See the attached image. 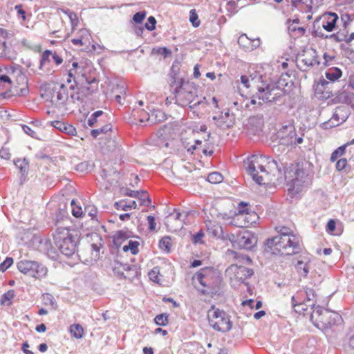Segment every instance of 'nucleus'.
Instances as JSON below:
<instances>
[{
  "label": "nucleus",
  "mask_w": 354,
  "mask_h": 354,
  "mask_svg": "<svg viewBox=\"0 0 354 354\" xmlns=\"http://www.w3.org/2000/svg\"><path fill=\"white\" fill-rule=\"evenodd\" d=\"M50 124L54 128L59 130L62 132H64L70 136L76 135V129L71 124L65 123L62 121L55 120L50 122Z\"/></svg>",
  "instance_id": "21"
},
{
  "label": "nucleus",
  "mask_w": 354,
  "mask_h": 354,
  "mask_svg": "<svg viewBox=\"0 0 354 354\" xmlns=\"http://www.w3.org/2000/svg\"><path fill=\"white\" fill-rule=\"evenodd\" d=\"M85 212H88L92 220L95 219L97 216V209L94 206H88L85 207Z\"/></svg>",
  "instance_id": "61"
},
{
  "label": "nucleus",
  "mask_w": 354,
  "mask_h": 354,
  "mask_svg": "<svg viewBox=\"0 0 354 354\" xmlns=\"http://www.w3.org/2000/svg\"><path fill=\"white\" fill-rule=\"evenodd\" d=\"M347 165V160L346 158H340L337 161L336 169L337 171H342Z\"/></svg>",
  "instance_id": "62"
},
{
  "label": "nucleus",
  "mask_w": 354,
  "mask_h": 354,
  "mask_svg": "<svg viewBox=\"0 0 354 354\" xmlns=\"http://www.w3.org/2000/svg\"><path fill=\"white\" fill-rule=\"evenodd\" d=\"M15 297V292L13 290H8L4 293L0 299V304L5 305L7 301H10Z\"/></svg>",
  "instance_id": "52"
},
{
  "label": "nucleus",
  "mask_w": 354,
  "mask_h": 354,
  "mask_svg": "<svg viewBox=\"0 0 354 354\" xmlns=\"http://www.w3.org/2000/svg\"><path fill=\"white\" fill-rule=\"evenodd\" d=\"M189 21L195 28L198 27L201 24L195 9H192L189 11Z\"/></svg>",
  "instance_id": "48"
},
{
  "label": "nucleus",
  "mask_w": 354,
  "mask_h": 354,
  "mask_svg": "<svg viewBox=\"0 0 354 354\" xmlns=\"http://www.w3.org/2000/svg\"><path fill=\"white\" fill-rule=\"evenodd\" d=\"M171 241L170 236H165L159 241V248L166 253L171 252Z\"/></svg>",
  "instance_id": "31"
},
{
  "label": "nucleus",
  "mask_w": 354,
  "mask_h": 354,
  "mask_svg": "<svg viewBox=\"0 0 354 354\" xmlns=\"http://www.w3.org/2000/svg\"><path fill=\"white\" fill-rule=\"evenodd\" d=\"M81 77L82 84L84 83V81L86 82L87 84L86 89L90 93L91 88L88 86H91L93 84L97 83L95 77L88 76L85 73H82Z\"/></svg>",
  "instance_id": "42"
},
{
  "label": "nucleus",
  "mask_w": 354,
  "mask_h": 354,
  "mask_svg": "<svg viewBox=\"0 0 354 354\" xmlns=\"http://www.w3.org/2000/svg\"><path fill=\"white\" fill-rule=\"evenodd\" d=\"M128 236L125 232L122 230H119L116 232L115 235L113 236V243L116 245H120L122 241L127 240Z\"/></svg>",
  "instance_id": "38"
},
{
  "label": "nucleus",
  "mask_w": 354,
  "mask_h": 354,
  "mask_svg": "<svg viewBox=\"0 0 354 354\" xmlns=\"http://www.w3.org/2000/svg\"><path fill=\"white\" fill-rule=\"evenodd\" d=\"M140 243L138 241L130 240L128 242V245L130 248V252L133 255H136L139 252L138 246Z\"/></svg>",
  "instance_id": "55"
},
{
  "label": "nucleus",
  "mask_w": 354,
  "mask_h": 354,
  "mask_svg": "<svg viewBox=\"0 0 354 354\" xmlns=\"http://www.w3.org/2000/svg\"><path fill=\"white\" fill-rule=\"evenodd\" d=\"M204 237V232L203 230H200L192 235L191 241L194 245L203 244L204 241L203 238Z\"/></svg>",
  "instance_id": "46"
},
{
  "label": "nucleus",
  "mask_w": 354,
  "mask_h": 354,
  "mask_svg": "<svg viewBox=\"0 0 354 354\" xmlns=\"http://www.w3.org/2000/svg\"><path fill=\"white\" fill-rule=\"evenodd\" d=\"M292 305L297 313H304L308 310V306H311L312 308H315V304L314 302L309 304L306 301L301 303H297L294 296L292 297Z\"/></svg>",
  "instance_id": "25"
},
{
  "label": "nucleus",
  "mask_w": 354,
  "mask_h": 354,
  "mask_svg": "<svg viewBox=\"0 0 354 354\" xmlns=\"http://www.w3.org/2000/svg\"><path fill=\"white\" fill-rule=\"evenodd\" d=\"M90 237L92 243L88 246L91 251V258L97 260L100 257V250L103 245L102 238L97 233L92 234Z\"/></svg>",
  "instance_id": "17"
},
{
  "label": "nucleus",
  "mask_w": 354,
  "mask_h": 354,
  "mask_svg": "<svg viewBox=\"0 0 354 354\" xmlns=\"http://www.w3.org/2000/svg\"><path fill=\"white\" fill-rule=\"evenodd\" d=\"M278 235L268 239L265 243V251L280 255H292L301 252L299 239L291 230L283 226L276 227Z\"/></svg>",
  "instance_id": "1"
},
{
  "label": "nucleus",
  "mask_w": 354,
  "mask_h": 354,
  "mask_svg": "<svg viewBox=\"0 0 354 354\" xmlns=\"http://www.w3.org/2000/svg\"><path fill=\"white\" fill-rule=\"evenodd\" d=\"M342 319L339 313L324 309L319 306L315 308L310 315L313 325L323 332H327L334 325L338 324Z\"/></svg>",
  "instance_id": "4"
},
{
  "label": "nucleus",
  "mask_w": 354,
  "mask_h": 354,
  "mask_svg": "<svg viewBox=\"0 0 354 354\" xmlns=\"http://www.w3.org/2000/svg\"><path fill=\"white\" fill-rule=\"evenodd\" d=\"M212 327L223 333L230 331L232 328V323L228 315L225 312L223 316H221L212 324Z\"/></svg>",
  "instance_id": "14"
},
{
  "label": "nucleus",
  "mask_w": 354,
  "mask_h": 354,
  "mask_svg": "<svg viewBox=\"0 0 354 354\" xmlns=\"http://www.w3.org/2000/svg\"><path fill=\"white\" fill-rule=\"evenodd\" d=\"M17 267L21 273L35 279L44 278L48 272L47 268L43 264L35 261L21 260L17 263Z\"/></svg>",
  "instance_id": "8"
},
{
  "label": "nucleus",
  "mask_w": 354,
  "mask_h": 354,
  "mask_svg": "<svg viewBox=\"0 0 354 354\" xmlns=\"http://www.w3.org/2000/svg\"><path fill=\"white\" fill-rule=\"evenodd\" d=\"M333 82L323 77L320 78L315 88V95L319 99H329L337 93V91H333Z\"/></svg>",
  "instance_id": "11"
},
{
  "label": "nucleus",
  "mask_w": 354,
  "mask_h": 354,
  "mask_svg": "<svg viewBox=\"0 0 354 354\" xmlns=\"http://www.w3.org/2000/svg\"><path fill=\"white\" fill-rule=\"evenodd\" d=\"M100 117L106 118V115L102 111H95L88 119L87 125L91 127H95L99 121L98 118Z\"/></svg>",
  "instance_id": "29"
},
{
  "label": "nucleus",
  "mask_w": 354,
  "mask_h": 354,
  "mask_svg": "<svg viewBox=\"0 0 354 354\" xmlns=\"http://www.w3.org/2000/svg\"><path fill=\"white\" fill-rule=\"evenodd\" d=\"M224 313L225 312L223 310H221L218 308L215 309L214 307H212V310H209L207 314V318L209 325L212 326V324L214 322L215 320L218 319L221 316H223Z\"/></svg>",
  "instance_id": "30"
},
{
  "label": "nucleus",
  "mask_w": 354,
  "mask_h": 354,
  "mask_svg": "<svg viewBox=\"0 0 354 354\" xmlns=\"http://www.w3.org/2000/svg\"><path fill=\"white\" fill-rule=\"evenodd\" d=\"M234 123V117L230 115L229 111L224 114L221 113L218 115L217 127L221 129H225L232 127Z\"/></svg>",
  "instance_id": "20"
},
{
  "label": "nucleus",
  "mask_w": 354,
  "mask_h": 354,
  "mask_svg": "<svg viewBox=\"0 0 354 354\" xmlns=\"http://www.w3.org/2000/svg\"><path fill=\"white\" fill-rule=\"evenodd\" d=\"M11 34L7 30L0 28V57L13 59L16 57V53L11 50L7 45L6 39L10 38Z\"/></svg>",
  "instance_id": "12"
},
{
  "label": "nucleus",
  "mask_w": 354,
  "mask_h": 354,
  "mask_svg": "<svg viewBox=\"0 0 354 354\" xmlns=\"http://www.w3.org/2000/svg\"><path fill=\"white\" fill-rule=\"evenodd\" d=\"M153 54L162 55L164 58H167L171 55V50L167 47L154 48L152 50Z\"/></svg>",
  "instance_id": "41"
},
{
  "label": "nucleus",
  "mask_w": 354,
  "mask_h": 354,
  "mask_svg": "<svg viewBox=\"0 0 354 354\" xmlns=\"http://www.w3.org/2000/svg\"><path fill=\"white\" fill-rule=\"evenodd\" d=\"M180 67V63L178 60H175L170 69V78H171V86H176L174 90V94H180L185 92L184 79L178 77L179 71Z\"/></svg>",
  "instance_id": "10"
},
{
  "label": "nucleus",
  "mask_w": 354,
  "mask_h": 354,
  "mask_svg": "<svg viewBox=\"0 0 354 354\" xmlns=\"http://www.w3.org/2000/svg\"><path fill=\"white\" fill-rule=\"evenodd\" d=\"M70 332L71 335L76 339H80L83 337L84 329L79 324H74L70 326Z\"/></svg>",
  "instance_id": "32"
},
{
  "label": "nucleus",
  "mask_w": 354,
  "mask_h": 354,
  "mask_svg": "<svg viewBox=\"0 0 354 354\" xmlns=\"http://www.w3.org/2000/svg\"><path fill=\"white\" fill-rule=\"evenodd\" d=\"M347 34H348L347 30H345L342 32H338L337 33H333L331 35H325L322 31H319V30H314L313 32V35L314 36L319 37L322 39H330L337 42H340V41H344L346 39Z\"/></svg>",
  "instance_id": "19"
},
{
  "label": "nucleus",
  "mask_w": 354,
  "mask_h": 354,
  "mask_svg": "<svg viewBox=\"0 0 354 354\" xmlns=\"http://www.w3.org/2000/svg\"><path fill=\"white\" fill-rule=\"evenodd\" d=\"M167 119L166 114L160 109H156L149 116V120L153 122H161Z\"/></svg>",
  "instance_id": "28"
},
{
  "label": "nucleus",
  "mask_w": 354,
  "mask_h": 354,
  "mask_svg": "<svg viewBox=\"0 0 354 354\" xmlns=\"http://www.w3.org/2000/svg\"><path fill=\"white\" fill-rule=\"evenodd\" d=\"M54 242L60 252L67 257H80L77 240L67 228H57L54 234Z\"/></svg>",
  "instance_id": "5"
},
{
  "label": "nucleus",
  "mask_w": 354,
  "mask_h": 354,
  "mask_svg": "<svg viewBox=\"0 0 354 354\" xmlns=\"http://www.w3.org/2000/svg\"><path fill=\"white\" fill-rule=\"evenodd\" d=\"M43 301L45 305H50L52 306L53 309L57 308V304L53 297V296L50 293H45L43 295Z\"/></svg>",
  "instance_id": "40"
},
{
  "label": "nucleus",
  "mask_w": 354,
  "mask_h": 354,
  "mask_svg": "<svg viewBox=\"0 0 354 354\" xmlns=\"http://www.w3.org/2000/svg\"><path fill=\"white\" fill-rule=\"evenodd\" d=\"M237 7V3L236 1L233 0L228 1L227 3V7L226 9L228 12H230L232 15H234L237 12L236 10V8Z\"/></svg>",
  "instance_id": "59"
},
{
  "label": "nucleus",
  "mask_w": 354,
  "mask_h": 354,
  "mask_svg": "<svg viewBox=\"0 0 354 354\" xmlns=\"http://www.w3.org/2000/svg\"><path fill=\"white\" fill-rule=\"evenodd\" d=\"M342 75V71L337 67L329 68L325 72V77L326 80L333 83L339 80Z\"/></svg>",
  "instance_id": "24"
},
{
  "label": "nucleus",
  "mask_w": 354,
  "mask_h": 354,
  "mask_svg": "<svg viewBox=\"0 0 354 354\" xmlns=\"http://www.w3.org/2000/svg\"><path fill=\"white\" fill-rule=\"evenodd\" d=\"M276 90L272 84H267L265 87L259 86L256 92V97L266 103H272V93Z\"/></svg>",
  "instance_id": "18"
},
{
  "label": "nucleus",
  "mask_w": 354,
  "mask_h": 354,
  "mask_svg": "<svg viewBox=\"0 0 354 354\" xmlns=\"http://www.w3.org/2000/svg\"><path fill=\"white\" fill-rule=\"evenodd\" d=\"M289 77V75L287 74L282 75L277 82L272 84L277 90H279V88L286 90V87H290L292 85L291 82H288Z\"/></svg>",
  "instance_id": "26"
},
{
  "label": "nucleus",
  "mask_w": 354,
  "mask_h": 354,
  "mask_svg": "<svg viewBox=\"0 0 354 354\" xmlns=\"http://www.w3.org/2000/svg\"><path fill=\"white\" fill-rule=\"evenodd\" d=\"M266 169H267V171H269V173L273 171L275 169L280 171V169L279 168L278 163L275 160H273V159L271 160L270 158L269 160H268L266 162Z\"/></svg>",
  "instance_id": "50"
},
{
  "label": "nucleus",
  "mask_w": 354,
  "mask_h": 354,
  "mask_svg": "<svg viewBox=\"0 0 354 354\" xmlns=\"http://www.w3.org/2000/svg\"><path fill=\"white\" fill-rule=\"evenodd\" d=\"M295 268L299 274L304 277H306L309 272L308 264L302 261H298Z\"/></svg>",
  "instance_id": "36"
},
{
  "label": "nucleus",
  "mask_w": 354,
  "mask_h": 354,
  "mask_svg": "<svg viewBox=\"0 0 354 354\" xmlns=\"http://www.w3.org/2000/svg\"><path fill=\"white\" fill-rule=\"evenodd\" d=\"M230 269L234 272L236 279L240 283H244L245 280L254 274V271L243 266L232 265Z\"/></svg>",
  "instance_id": "13"
},
{
  "label": "nucleus",
  "mask_w": 354,
  "mask_h": 354,
  "mask_svg": "<svg viewBox=\"0 0 354 354\" xmlns=\"http://www.w3.org/2000/svg\"><path fill=\"white\" fill-rule=\"evenodd\" d=\"M111 130V124H106L100 128L94 129L91 131V135L93 138H96L100 134L106 133Z\"/></svg>",
  "instance_id": "34"
},
{
  "label": "nucleus",
  "mask_w": 354,
  "mask_h": 354,
  "mask_svg": "<svg viewBox=\"0 0 354 354\" xmlns=\"http://www.w3.org/2000/svg\"><path fill=\"white\" fill-rule=\"evenodd\" d=\"M347 118H342L341 122H335L332 119L328 120L326 122H324L321 124V127L324 129H330L331 128L335 127L343 123L346 121Z\"/></svg>",
  "instance_id": "45"
},
{
  "label": "nucleus",
  "mask_w": 354,
  "mask_h": 354,
  "mask_svg": "<svg viewBox=\"0 0 354 354\" xmlns=\"http://www.w3.org/2000/svg\"><path fill=\"white\" fill-rule=\"evenodd\" d=\"M288 93L287 90H283L281 88H279V90H276L272 93V102H276L278 101H281L283 97L286 96V95Z\"/></svg>",
  "instance_id": "44"
},
{
  "label": "nucleus",
  "mask_w": 354,
  "mask_h": 354,
  "mask_svg": "<svg viewBox=\"0 0 354 354\" xmlns=\"http://www.w3.org/2000/svg\"><path fill=\"white\" fill-rule=\"evenodd\" d=\"M139 274H140V269L137 266H135V269H133V271L127 272V274H125L124 278L132 281L137 278Z\"/></svg>",
  "instance_id": "54"
},
{
  "label": "nucleus",
  "mask_w": 354,
  "mask_h": 354,
  "mask_svg": "<svg viewBox=\"0 0 354 354\" xmlns=\"http://www.w3.org/2000/svg\"><path fill=\"white\" fill-rule=\"evenodd\" d=\"M21 128L25 133L31 136L32 138L37 137V133L32 130L29 126L26 124L21 125Z\"/></svg>",
  "instance_id": "63"
},
{
  "label": "nucleus",
  "mask_w": 354,
  "mask_h": 354,
  "mask_svg": "<svg viewBox=\"0 0 354 354\" xmlns=\"http://www.w3.org/2000/svg\"><path fill=\"white\" fill-rule=\"evenodd\" d=\"M156 19L154 17L150 16L147 19V21L145 24V27L148 30L152 31L156 29Z\"/></svg>",
  "instance_id": "53"
},
{
  "label": "nucleus",
  "mask_w": 354,
  "mask_h": 354,
  "mask_svg": "<svg viewBox=\"0 0 354 354\" xmlns=\"http://www.w3.org/2000/svg\"><path fill=\"white\" fill-rule=\"evenodd\" d=\"M13 162L20 172L19 184L23 185L27 180L30 167L29 162L26 158H24L15 159Z\"/></svg>",
  "instance_id": "16"
},
{
  "label": "nucleus",
  "mask_w": 354,
  "mask_h": 354,
  "mask_svg": "<svg viewBox=\"0 0 354 354\" xmlns=\"http://www.w3.org/2000/svg\"><path fill=\"white\" fill-rule=\"evenodd\" d=\"M313 167L310 162L304 160L286 169L284 174L289 194L295 196L302 191L310 180Z\"/></svg>",
  "instance_id": "2"
},
{
  "label": "nucleus",
  "mask_w": 354,
  "mask_h": 354,
  "mask_svg": "<svg viewBox=\"0 0 354 354\" xmlns=\"http://www.w3.org/2000/svg\"><path fill=\"white\" fill-rule=\"evenodd\" d=\"M336 102H343L348 104L350 102V97L346 92L341 93L335 100Z\"/></svg>",
  "instance_id": "58"
},
{
  "label": "nucleus",
  "mask_w": 354,
  "mask_h": 354,
  "mask_svg": "<svg viewBox=\"0 0 354 354\" xmlns=\"http://www.w3.org/2000/svg\"><path fill=\"white\" fill-rule=\"evenodd\" d=\"M13 263V259L11 257H6V259L0 263V270L2 272L8 269Z\"/></svg>",
  "instance_id": "57"
},
{
  "label": "nucleus",
  "mask_w": 354,
  "mask_h": 354,
  "mask_svg": "<svg viewBox=\"0 0 354 354\" xmlns=\"http://www.w3.org/2000/svg\"><path fill=\"white\" fill-rule=\"evenodd\" d=\"M198 283L205 288L201 290L204 295H213L218 292L221 283V277L212 267H205L198 270L194 276Z\"/></svg>",
  "instance_id": "3"
},
{
  "label": "nucleus",
  "mask_w": 354,
  "mask_h": 354,
  "mask_svg": "<svg viewBox=\"0 0 354 354\" xmlns=\"http://www.w3.org/2000/svg\"><path fill=\"white\" fill-rule=\"evenodd\" d=\"M12 84L11 79L7 75H0V95L3 98L4 93H6L8 86Z\"/></svg>",
  "instance_id": "27"
},
{
  "label": "nucleus",
  "mask_w": 354,
  "mask_h": 354,
  "mask_svg": "<svg viewBox=\"0 0 354 354\" xmlns=\"http://www.w3.org/2000/svg\"><path fill=\"white\" fill-rule=\"evenodd\" d=\"M137 198L140 201V205L149 207L151 203L149 193L145 190H140Z\"/></svg>",
  "instance_id": "33"
},
{
  "label": "nucleus",
  "mask_w": 354,
  "mask_h": 354,
  "mask_svg": "<svg viewBox=\"0 0 354 354\" xmlns=\"http://www.w3.org/2000/svg\"><path fill=\"white\" fill-rule=\"evenodd\" d=\"M208 182L212 184L220 183L223 180V176L219 172H212L210 173L207 178Z\"/></svg>",
  "instance_id": "37"
},
{
  "label": "nucleus",
  "mask_w": 354,
  "mask_h": 354,
  "mask_svg": "<svg viewBox=\"0 0 354 354\" xmlns=\"http://www.w3.org/2000/svg\"><path fill=\"white\" fill-rule=\"evenodd\" d=\"M68 98L67 87L65 84H61L52 88L50 101L55 107L57 109L64 107Z\"/></svg>",
  "instance_id": "9"
},
{
  "label": "nucleus",
  "mask_w": 354,
  "mask_h": 354,
  "mask_svg": "<svg viewBox=\"0 0 354 354\" xmlns=\"http://www.w3.org/2000/svg\"><path fill=\"white\" fill-rule=\"evenodd\" d=\"M227 236L234 249L250 250L256 245L257 242V237L248 230L239 232L236 235L230 234Z\"/></svg>",
  "instance_id": "7"
},
{
  "label": "nucleus",
  "mask_w": 354,
  "mask_h": 354,
  "mask_svg": "<svg viewBox=\"0 0 354 354\" xmlns=\"http://www.w3.org/2000/svg\"><path fill=\"white\" fill-rule=\"evenodd\" d=\"M147 12L145 10L137 12L133 15L132 21L135 24H141L146 17Z\"/></svg>",
  "instance_id": "51"
},
{
  "label": "nucleus",
  "mask_w": 354,
  "mask_h": 354,
  "mask_svg": "<svg viewBox=\"0 0 354 354\" xmlns=\"http://www.w3.org/2000/svg\"><path fill=\"white\" fill-rule=\"evenodd\" d=\"M346 147H347V145H343L339 147L337 149H336L331 153L330 161L335 162L338 159V158L342 156L346 152Z\"/></svg>",
  "instance_id": "35"
},
{
  "label": "nucleus",
  "mask_w": 354,
  "mask_h": 354,
  "mask_svg": "<svg viewBox=\"0 0 354 354\" xmlns=\"http://www.w3.org/2000/svg\"><path fill=\"white\" fill-rule=\"evenodd\" d=\"M115 207L118 210H128V203L125 200H122L118 202H115L114 204Z\"/></svg>",
  "instance_id": "60"
},
{
  "label": "nucleus",
  "mask_w": 354,
  "mask_h": 354,
  "mask_svg": "<svg viewBox=\"0 0 354 354\" xmlns=\"http://www.w3.org/2000/svg\"><path fill=\"white\" fill-rule=\"evenodd\" d=\"M28 92L29 91L26 86L18 88L17 86L12 87V84H10L6 90V93H4V98H10L12 96H25Z\"/></svg>",
  "instance_id": "23"
},
{
  "label": "nucleus",
  "mask_w": 354,
  "mask_h": 354,
  "mask_svg": "<svg viewBox=\"0 0 354 354\" xmlns=\"http://www.w3.org/2000/svg\"><path fill=\"white\" fill-rule=\"evenodd\" d=\"M189 215L188 212H180L177 209H174V212L170 214V216H174L175 220L183 221L187 218Z\"/></svg>",
  "instance_id": "49"
},
{
  "label": "nucleus",
  "mask_w": 354,
  "mask_h": 354,
  "mask_svg": "<svg viewBox=\"0 0 354 354\" xmlns=\"http://www.w3.org/2000/svg\"><path fill=\"white\" fill-rule=\"evenodd\" d=\"M66 204L60 205L56 213V220L58 222L68 215Z\"/></svg>",
  "instance_id": "47"
},
{
  "label": "nucleus",
  "mask_w": 354,
  "mask_h": 354,
  "mask_svg": "<svg viewBox=\"0 0 354 354\" xmlns=\"http://www.w3.org/2000/svg\"><path fill=\"white\" fill-rule=\"evenodd\" d=\"M336 227V223L335 220L330 219L326 226V230L328 233L332 234Z\"/></svg>",
  "instance_id": "64"
},
{
  "label": "nucleus",
  "mask_w": 354,
  "mask_h": 354,
  "mask_svg": "<svg viewBox=\"0 0 354 354\" xmlns=\"http://www.w3.org/2000/svg\"><path fill=\"white\" fill-rule=\"evenodd\" d=\"M270 159L269 156L263 155H253L244 161V167L248 174L258 185H263L264 176L268 175L266 162Z\"/></svg>",
  "instance_id": "6"
},
{
  "label": "nucleus",
  "mask_w": 354,
  "mask_h": 354,
  "mask_svg": "<svg viewBox=\"0 0 354 354\" xmlns=\"http://www.w3.org/2000/svg\"><path fill=\"white\" fill-rule=\"evenodd\" d=\"M338 20V15L335 12L328 13L327 17L322 21V28L328 32L333 31Z\"/></svg>",
  "instance_id": "22"
},
{
  "label": "nucleus",
  "mask_w": 354,
  "mask_h": 354,
  "mask_svg": "<svg viewBox=\"0 0 354 354\" xmlns=\"http://www.w3.org/2000/svg\"><path fill=\"white\" fill-rule=\"evenodd\" d=\"M51 55L52 51L50 50H46L42 53L39 60V69H42L47 63L50 62V56Z\"/></svg>",
  "instance_id": "39"
},
{
  "label": "nucleus",
  "mask_w": 354,
  "mask_h": 354,
  "mask_svg": "<svg viewBox=\"0 0 354 354\" xmlns=\"http://www.w3.org/2000/svg\"><path fill=\"white\" fill-rule=\"evenodd\" d=\"M156 324L161 326H165L168 324V315L166 313H161L154 318Z\"/></svg>",
  "instance_id": "43"
},
{
  "label": "nucleus",
  "mask_w": 354,
  "mask_h": 354,
  "mask_svg": "<svg viewBox=\"0 0 354 354\" xmlns=\"http://www.w3.org/2000/svg\"><path fill=\"white\" fill-rule=\"evenodd\" d=\"M306 300V301L311 304L310 301L314 302V299L316 297L315 291L313 288H307L305 290Z\"/></svg>",
  "instance_id": "56"
},
{
  "label": "nucleus",
  "mask_w": 354,
  "mask_h": 354,
  "mask_svg": "<svg viewBox=\"0 0 354 354\" xmlns=\"http://www.w3.org/2000/svg\"><path fill=\"white\" fill-rule=\"evenodd\" d=\"M207 231L209 235L217 239H221L222 240H227L229 235L225 234L223 230V227L216 223L212 222L210 221L206 222Z\"/></svg>",
  "instance_id": "15"
}]
</instances>
